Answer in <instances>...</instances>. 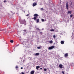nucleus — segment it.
Listing matches in <instances>:
<instances>
[{"mask_svg":"<svg viewBox=\"0 0 74 74\" xmlns=\"http://www.w3.org/2000/svg\"><path fill=\"white\" fill-rule=\"evenodd\" d=\"M34 16L36 17H34V19H37V17L38 16V14H34Z\"/></svg>","mask_w":74,"mask_h":74,"instance_id":"f257e3e1","label":"nucleus"},{"mask_svg":"<svg viewBox=\"0 0 74 74\" xmlns=\"http://www.w3.org/2000/svg\"><path fill=\"white\" fill-rule=\"evenodd\" d=\"M55 48V46H53L51 47H49V48L48 49H49V50H51V49H53Z\"/></svg>","mask_w":74,"mask_h":74,"instance_id":"f03ea898","label":"nucleus"},{"mask_svg":"<svg viewBox=\"0 0 74 74\" xmlns=\"http://www.w3.org/2000/svg\"><path fill=\"white\" fill-rule=\"evenodd\" d=\"M26 22L25 20L22 21V23H23V24H24V26H25L26 25Z\"/></svg>","mask_w":74,"mask_h":74,"instance_id":"7ed1b4c3","label":"nucleus"},{"mask_svg":"<svg viewBox=\"0 0 74 74\" xmlns=\"http://www.w3.org/2000/svg\"><path fill=\"white\" fill-rule=\"evenodd\" d=\"M66 8L67 10H68L69 8V6L68 5V2H67L66 5Z\"/></svg>","mask_w":74,"mask_h":74,"instance_id":"20e7f679","label":"nucleus"},{"mask_svg":"<svg viewBox=\"0 0 74 74\" xmlns=\"http://www.w3.org/2000/svg\"><path fill=\"white\" fill-rule=\"evenodd\" d=\"M72 38L73 40H74V30H73V35H72Z\"/></svg>","mask_w":74,"mask_h":74,"instance_id":"39448f33","label":"nucleus"},{"mask_svg":"<svg viewBox=\"0 0 74 74\" xmlns=\"http://www.w3.org/2000/svg\"><path fill=\"white\" fill-rule=\"evenodd\" d=\"M63 66L62 64H60L59 65V67L60 68V69H62V68H63Z\"/></svg>","mask_w":74,"mask_h":74,"instance_id":"423d86ee","label":"nucleus"},{"mask_svg":"<svg viewBox=\"0 0 74 74\" xmlns=\"http://www.w3.org/2000/svg\"><path fill=\"white\" fill-rule=\"evenodd\" d=\"M37 5V3H33V7H34V6H36Z\"/></svg>","mask_w":74,"mask_h":74,"instance_id":"0eeeda50","label":"nucleus"},{"mask_svg":"<svg viewBox=\"0 0 74 74\" xmlns=\"http://www.w3.org/2000/svg\"><path fill=\"white\" fill-rule=\"evenodd\" d=\"M34 20H36V21L37 23H38L39 22V19H38L36 20V19H34Z\"/></svg>","mask_w":74,"mask_h":74,"instance_id":"6e6552de","label":"nucleus"},{"mask_svg":"<svg viewBox=\"0 0 74 74\" xmlns=\"http://www.w3.org/2000/svg\"><path fill=\"white\" fill-rule=\"evenodd\" d=\"M42 22H45V21H47V20L46 19H42Z\"/></svg>","mask_w":74,"mask_h":74,"instance_id":"1a4fd4ad","label":"nucleus"},{"mask_svg":"<svg viewBox=\"0 0 74 74\" xmlns=\"http://www.w3.org/2000/svg\"><path fill=\"white\" fill-rule=\"evenodd\" d=\"M60 43L61 44L63 45V44H64V41L62 40L61 41Z\"/></svg>","mask_w":74,"mask_h":74,"instance_id":"9d476101","label":"nucleus"},{"mask_svg":"<svg viewBox=\"0 0 74 74\" xmlns=\"http://www.w3.org/2000/svg\"><path fill=\"white\" fill-rule=\"evenodd\" d=\"M34 73V71H32L30 72L31 74H33Z\"/></svg>","mask_w":74,"mask_h":74,"instance_id":"9b49d317","label":"nucleus"},{"mask_svg":"<svg viewBox=\"0 0 74 74\" xmlns=\"http://www.w3.org/2000/svg\"><path fill=\"white\" fill-rule=\"evenodd\" d=\"M68 53H66L65 54L64 56L65 57H67V56H68Z\"/></svg>","mask_w":74,"mask_h":74,"instance_id":"f8f14e48","label":"nucleus"},{"mask_svg":"<svg viewBox=\"0 0 74 74\" xmlns=\"http://www.w3.org/2000/svg\"><path fill=\"white\" fill-rule=\"evenodd\" d=\"M40 68V66H36V70H38V69Z\"/></svg>","mask_w":74,"mask_h":74,"instance_id":"ddd939ff","label":"nucleus"},{"mask_svg":"<svg viewBox=\"0 0 74 74\" xmlns=\"http://www.w3.org/2000/svg\"><path fill=\"white\" fill-rule=\"evenodd\" d=\"M2 31H5V33H6L7 32V31H6V29H3V30H2Z\"/></svg>","mask_w":74,"mask_h":74,"instance_id":"4468645a","label":"nucleus"},{"mask_svg":"<svg viewBox=\"0 0 74 74\" xmlns=\"http://www.w3.org/2000/svg\"><path fill=\"white\" fill-rule=\"evenodd\" d=\"M23 32H24L23 33H24V34H26V30H24L23 31Z\"/></svg>","mask_w":74,"mask_h":74,"instance_id":"2eb2a0df","label":"nucleus"},{"mask_svg":"<svg viewBox=\"0 0 74 74\" xmlns=\"http://www.w3.org/2000/svg\"><path fill=\"white\" fill-rule=\"evenodd\" d=\"M26 58H24V59L23 60V63H25L26 62Z\"/></svg>","mask_w":74,"mask_h":74,"instance_id":"dca6fc26","label":"nucleus"},{"mask_svg":"<svg viewBox=\"0 0 74 74\" xmlns=\"http://www.w3.org/2000/svg\"><path fill=\"white\" fill-rule=\"evenodd\" d=\"M49 42L50 44H52L53 42V41H52V40L50 41Z\"/></svg>","mask_w":74,"mask_h":74,"instance_id":"f3484780","label":"nucleus"},{"mask_svg":"<svg viewBox=\"0 0 74 74\" xmlns=\"http://www.w3.org/2000/svg\"><path fill=\"white\" fill-rule=\"evenodd\" d=\"M54 30L55 32H58V29H55Z\"/></svg>","mask_w":74,"mask_h":74,"instance_id":"a211bd4d","label":"nucleus"},{"mask_svg":"<svg viewBox=\"0 0 74 74\" xmlns=\"http://www.w3.org/2000/svg\"><path fill=\"white\" fill-rule=\"evenodd\" d=\"M35 55L36 56H38V55H39V53H36Z\"/></svg>","mask_w":74,"mask_h":74,"instance_id":"6ab92c4d","label":"nucleus"},{"mask_svg":"<svg viewBox=\"0 0 74 74\" xmlns=\"http://www.w3.org/2000/svg\"><path fill=\"white\" fill-rule=\"evenodd\" d=\"M10 42L11 43H13V42H14V41L13 40H11L10 41Z\"/></svg>","mask_w":74,"mask_h":74,"instance_id":"aec40b11","label":"nucleus"},{"mask_svg":"<svg viewBox=\"0 0 74 74\" xmlns=\"http://www.w3.org/2000/svg\"><path fill=\"white\" fill-rule=\"evenodd\" d=\"M55 31V30L53 29H52L50 30L51 32H54Z\"/></svg>","mask_w":74,"mask_h":74,"instance_id":"412c9836","label":"nucleus"},{"mask_svg":"<svg viewBox=\"0 0 74 74\" xmlns=\"http://www.w3.org/2000/svg\"><path fill=\"white\" fill-rule=\"evenodd\" d=\"M68 14H71V11H69L68 12Z\"/></svg>","mask_w":74,"mask_h":74,"instance_id":"4be33fe9","label":"nucleus"},{"mask_svg":"<svg viewBox=\"0 0 74 74\" xmlns=\"http://www.w3.org/2000/svg\"><path fill=\"white\" fill-rule=\"evenodd\" d=\"M72 4H73V3H72V2H71V3H70V6H71V5H72Z\"/></svg>","mask_w":74,"mask_h":74,"instance_id":"5701e85b","label":"nucleus"},{"mask_svg":"<svg viewBox=\"0 0 74 74\" xmlns=\"http://www.w3.org/2000/svg\"><path fill=\"white\" fill-rule=\"evenodd\" d=\"M43 8H42L40 9V10L41 11H43V10H44Z\"/></svg>","mask_w":74,"mask_h":74,"instance_id":"b1692460","label":"nucleus"},{"mask_svg":"<svg viewBox=\"0 0 74 74\" xmlns=\"http://www.w3.org/2000/svg\"><path fill=\"white\" fill-rule=\"evenodd\" d=\"M53 37L54 38H56V36L55 35H54L53 36Z\"/></svg>","mask_w":74,"mask_h":74,"instance_id":"393cba45","label":"nucleus"},{"mask_svg":"<svg viewBox=\"0 0 74 74\" xmlns=\"http://www.w3.org/2000/svg\"><path fill=\"white\" fill-rule=\"evenodd\" d=\"M18 66H16V69H18Z\"/></svg>","mask_w":74,"mask_h":74,"instance_id":"a878e982","label":"nucleus"},{"mask_svg":"<svg viewBox=\"0 0 74 74\" xmlns=\"http://www.w3.org/2000/svg\"><path fill=\"white\" fill-rule=\"evenodd\" d=\"M32 29V26H30V29Z\"/></svg>","mask_w":74,"mask_h":74,"instance_id":"bb28decb","label":"nucleus"},{"mask_svg":"<svg viewBox=\"0 0 74 74\" xmlns=\"http://www.w3.org/2000/svg\"><path fill=\"white\" fill-rule=\"evenodd\" d=\"M38 49H41V48H40V47H37Z\"/></svg>","mask_w":74,"mask_h":74,"instance_id":"cd10ccee","label":"nucleus"},{"mask_svg":"<svg viewBox=\"0 0 74 74\" xmlns=\"http://www.w3.org/2000/svg\"><path fill=\"white\" fill-rule=\"evenodd\" d=\"M36 29H37V30H39V31L40 30V29H39V28H37Z\"/></svg>","mask_w":74,"mask_h":74,"instance_id":"c85d7f7f","label":"nucleus"},{"mask_svg":"<svg viewBox=\"0 0 74 74\" xmlns=\"http://www.w3.org/2000/svg\"><path fill=\"white\" fill-rule=\"evenodd\" d=\"M70 16L71 18H72V17H73V15L72 14Z\"/></svg>","mask_w":74,"mask_h":74,"instance_id":"c756f323","label":"nucleus"},{"mask_svg":"<svg viewBox=\"0 0 74 74\" xmlns=\"http://www.w3.org/2000/svg\"><path fill=\"white\" fill-rule=\"evenodd\" d=\"M62 74H64V71H62Z\"/></svg>","mask_w":74,"mask_h":74,"instance_id":"7c9ffc66","label":"nucleus"},{"mask_svg":"<svg viewBox=\"0 0 74 74\" xmlns=\"http://www.w3.org/2000/svg\"><path fill=\"white\" fill-rule=\"evenodd\" d=\"M71 66H74V64H71Z\"/></svg>","mask_w":74,"mask_h":74,"instance_id":"2f4dec72","label":"nucleus"},{"mask_svg":"<svg viewBox=\"0 0 74 74\" xmlns=\"http://www.w3.org/2000/svg\"><path fill=\"white\" fill-rule=\"evenodd\" d=\"M44 71H47V69H44Z\"/></svg>","mask_w":74,"mask_h":74,"instance_id":"473e14b6","label":"nucleus"},{"mask_svg":"<svg viewBox=\"0 0 74 74\" xmlns=\"http://www.w3.org/2000/svg\"><path fill=\"white\" fill-rule=\"evenodd\" d=\"M29 14H28L27 15H26V16H29Z\"/></svg>","mask_w":74,"mask_h":74,"instance_id":"72a5a7b5","label":"nucleus"},{"mask_svg":"<svg viewBox=\"0 0 74 74\" xmlns=\"http://www.w3.org/2000/svg\"><path fill=\"white\" fill-rule=\"evenodd\" d=\"M4 3H6V2H7V1L5 0L4 1Z\"/></svg>","mask_w":74,"mask_h":74,"instance_id":"f704fd0d","label":"nucleus"},{"mask_svg":"<svg viewBox=\"0 0 74 74\" xmlns=\"http://www.w3.org/2000/svg\"><path fill=\"white\" fill-rule=\"evenodd\" d=\"M63 31H61V33H63Z\"/></svg>","mask_w":74,"mask_h":74,"instance_id":"c9c22d12","label":"nucleus"},{"mask_svg":"<svg viewBox=\"0 0 74 74\" xmlns=\"http://www.w3.org/2000/svg\"><path fill=\"white\" fill-rule=\"evenodd\" d=\"M21 74H24V73L23 72H22Z\"/></svg>","mask_w":74,"mask_h":74,"instance_id":"e433bc0d","label":"nucleus"},{"mask_svg":"<svg viewBox=\"0 0 74 74\" xmlns=\"http://www.w3.org/2000/svg\"><path fill=\"white\" fill-rule=\"evenodd\" d=\"M21 69H23V67H21Z\"/></svg>","mask_w":74,"mask_h":74,"instance_id":"4c0bfd02","label":"nucleus"},{"mask_svg":"<svg viewBox=\"0 0 74 74\" xmlns=\"http://www.w3.org/2000/svg\"><path fill=\"white\" fill-rule=\"evenodd\" d=\"M40 34H42V32H40Z\"/></svg>","mask_w":74,"mask_h":74,"instance_id":"58836bf2","label":"nucleus"},{"mask_svg":"<svg viewBox=\"0 0 74 74\" xmlns=\"http://www.w3.org/2000/svg\"><path fill=\"white\" fill-rule=\"evenodd\" d=\"M21 44H23V42H22V43H21Z\"/></svg>","mask_w":74,"mask_h":74,"instance_id":"ea45409f","label":"nucleus"},{"mask_svg":"<svg viewBox=\"0 0 74 74\" xmlns=\"http://www.w3.org/2000/svg\"><path fill=\"white\" fill-rule=\"evenodd\" d=\"M21 36H18V37H21Z\"/></svg>","mask_w":74,"mask_h":74,"instance_id":"a19ab883","label":"nucleus"},{"mask_svg":"<svg viewBox=\"0 0 74 74\" xmlns=\"http://www.w3.org/2000/svg\"><path fill=\"white\" fill-rule=\"evenodd\" d=\"M40 70H42V68H40Z\"/></svg>","mask_w":74,"mask_h":74,"instance_id":"79ce46f5","label":"nucleus"},{"mask_svg":"<svg viewBox=\"0 0 74 74\" xmlns=\"http://www.w3.org/2000/svg\"><path fill=\"white\" fill-rule=\"evenodd\" d=\"M17 46H19V45H17Z\"/></svg>","mask_w":74,"mask_h":74,"instance_id":"37998d69","label":"nucleus"},{"mask_svg":"<svg viewBox=\"0 0 74 74\" xmlns=\"http://www.w3.org/2000/svg\"><path fill=\"white\" fill-rule=\"evenodd\" d=\"M12 12V11L11 12Z\"/></svg>","mask_w":74,"mask_h":74,"instance_id":"c03bdc74","label":"nucleus"},{"mask_svg":"<svg viewBox=\"0 0 74 74\" xmlns=\"http://www.w3.org/2000/svg\"><path fill=\"white\" fill-rule=\"evenodd\" d=\"M24 42H26V41H24Z\"/></svg>","mask_w":74,"mask_h":74,"instance_id":"a18cd8bd","label":"nucleus"},{"mask_svg":"<svg viewBox=\"0 0 74 74\" xmlns=\"http://www.w3.org/2000/svg\"><path fill=\"white\" fill-rule=\"evenodd\" d=\"M9 29H11V28H9Z\"/></svg>","mask_w":74,"mask_h":74,"instance_id":"49530a36","label":"nucleus"},{"mask_svg":"<svg viewBox=\"0 0 74 74\" xmlns=\"http://www.w3.org/2000/svg\"><path fill=\"white\" fill-rule=\"evenodd\" d=\"M25 45H26V44H25Z\"/></svg>","mask_w":74,"mask_h":74,"instance_id":"de8ad7c7","label":"nucleus"}]
</instances>
